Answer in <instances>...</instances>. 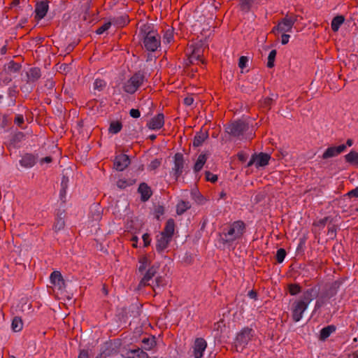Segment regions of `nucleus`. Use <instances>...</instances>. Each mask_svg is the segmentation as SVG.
<instances>
[{
  "mask_svg": "<svg viewBox=\"0 0 358 358\" xmlns=\"http://www.w3.org/2000/svg\"><path fill=\"white\" fill-rule=\"evenodd\" d=\"M246 231V224L242 220H236L227 224L218 234V243L223 247L229 248L242 238Z\"/></svg>",
  "mask_w": 358,
  "mask_h": 358,
  "instance_id": "1",
  "label": "nucleus"
},
{
  "mask_svg": "<svg viewBox=\"0 0 358 358\" xmlns=\"http://www.w3.org/2000/svg\"><path fill=\"white\" fill-rule=\"evenodd\" d=\"M139 36L146 50L155 52L161 45V37L152 24H145L141 27Z\"/></svg>",
  "mask_w": 358,
  "mask_h": 358,
  "instance_id": "2",
  "label": "nucleus"
},
{
  "mask_svg": "<svg viewBox=\"0 0 358 358\" xmlns=\"http://www.w3.org/2000/svg\"><path fill=\"white\" fill-rule=\"evenodd\" d=\"M145 81H147L145 72L138 71L123 83L122 89L125 92L133 94L143 85Z\"/></svg>",
  "mask_w": 358,
  "mask_h": 358,
  "instance_id": "3",
  "label": "nucleus"
},
{
  "mask_svg": "<svg viewBox=\"0 0 358 358\" xmlns=\"http://www.w3.org/2000/svg\"><path fill=\"white\" fill-rule=\"evenodd\" d=\"M297 17L298 15H289L287 13L285 17L278 22V24L273 28L272 32L274 34L275 31L291 32L295 22L297 21Z\"/></svg>",
  "mask_w": 358,
  "mask_h": 358,
  "instance_id": "4",
  "label": "nucleus"
},
{
  "mask_svg": "<svg viewBox=\"0 0 358 358\" xmlns=\"http://www.w3.org/2000/svg\"><path fill=\"white\" fill-rule=\"evenodd\" d=\"M308 305L301 299H298L293 302L292 305V317L294 322H298L301 320Z\"/></svg>",
  "mask_w": 358,
  "mask_h": 358,
  "instance_id": "5",
  "label": "nucleus"
},
{
  "mask_svg": "<svg viewBox=\"0 0 358 358\" xmlns=\"http://www.w3.org/2000/svg\"><path fill=\"white\" fill-rule=\"evenodd\" d=\"M344 281V278H340L329 285H326L322 291L321 292H320V295L327 301L329 300L336 295L338 289Z\"/></svg>",
  "mask_w": 358,
  "mask_h": 358,
  "instance_id": "6",
  "label": "nucleus"
},
{
  "mask_svg": "<svg viewBox=\"0 0 358 358\" xmlns=\"http://www.w3.org/2000/svg\"><path fill=\"white\" fill-rule=\"evenodd\" d=\"M254 331L252 328L244 327L241 331L237 334L235 339V346L238 347H245L249 341L253 337Z\"/></svg>",
  "mask_w": 358,
  "mask_h": 358,
  "instance_id": "7",
  "label": "nucleus"
},
{
  "mask_svg": "<svg viewBox=\"0 0 358 358\" xmlns=\"http://www.w3.org/2000/svg\"><path fill=\"white\" fill-rule=\"evenodd\" d=\"M248 129V126L243 121L238 120L232 122L227 128V132L230 135L238 137L243 134Z\"/></svg>",
  "mask_w": 358,
  "mask_h": 358,
  "instance_id": "8",
  "label": "nucleus"
},
{
  "mask_svg": "<svg viewBox=\"0 0 358 358\" xmlns=\"http://www.w3.org/2000/svg\"><path fill=\"white\" fill-rule=\"evenodd\" d=\"M173 158L174 166L172 168L171 173L173 174L176 180H178L183 172L185 165L184 157L182 153L177 152L175 154Z\"/></svg>",
  "mask_w": 358,
  "mask_h": 358,
  "instance_id": "9",
  "label": "nucleus"
},
{
  "mask_svg": "<svg viewBox=\"0 0 358 358\" xmlns=\"http://www.w3.org/2000/svg\"><path fill=\"white\" fill-rule=\"evenodd\" d=\"M320 285H315L312 287L306 289L303 292V294L300 299L309 304L313 299H317L320 296Z\"/></svg>",
  "mask_w": 358,
  "mask_h": 358,
  "instance_id": "10",
  "label": "nucleus"
},
{
  "mask_svg": "<svg viewBox=\"0 0 358 358\" xmlns=\"http://www.w3.org/2000/svg\"><path fill=\"white\" fill-rule=\"evenodd\" d=\"M21 69L22 65L20 63L11 60L7 64H4L3 71L0 73V76H3L4 74H8L15 77V74L18 73Z\"/></svg>",
  "mask_w": 358,
  "mask_h": 358,
  "instance_id": "11",
  "label": "nucleus"
},
{
  "mask_svg": "<svg viewBox=\"0 0 358 358\" xmlns=\"http://www.w3.org/2000/svg\"><path fill=\"white\" fill-rule=\"evenodd\" d=\"M346 150V145H340L338 146L328 147L322 155V159H327L335 157Z\"/></svg>",
  "mask_w": 358,
  "mask_h": 358,
  "instance_id": "12",
  "label": "nucleus"
},
{
  "mask_svg": "<svg viewBox=\"0 0 358 358\" xmlns=\"http://www.w3.org/2000/svg\"><path fill=\"white\" fill-rule=\"evenodd\" d=\"M50 280L51 284L53 285L58 290L63 291L65 289V280L60 271H53L50 274Z\"/></svg>",
  "mask_w": 358,
  "mask_h": 358,
  "instance_id": "13",
  "label": "nucleus"
},
{
  "mask_svg": "<svg viewBox=\"0 0 358 358\" xmlns=\"http://www.w3.org/2000/svg\"><path fill=\"white\" fill-rule=\"evenodd\" d=\"M130 164V159L125 154L117 155L114 159V168L117 171H124Z\"/></svg>",
  "mask_w": 358,
  "mask_h": 358,
  "instance_id": "14",
  "label": "nucleus"
},
{
  "mask_svg": "<svg viewBox=\"0 0 358 358\" xmlns=\"http://www.w3.org/2000/svg\"><path fill=\"white\" fill-rule=\"evenodd\" d=\"M49 1L48 0H41L36 3L35 6V17L38 20L43 19L45 15L48 10Z\"/></svg>",
  "mask_w": 358,
  "mask_h": 358,
  "instance_id": "15",
  "label": "nucleus"
},
{
  "mask_svg": "<svg viewBox=\"0 0 358 358\" xmlns=\"http://www.w3.org/2000/svg\"><path fill=\"white\" fill-rule=\"evenodd\" d=\"M207 347V343L203 338H198L194 341V358H201Z\"/></svg>",
  "mask_w": 358,
  "mask_h": 358,
  "instance_id": "16",
  "label": "nucleus"
},
{
  "mask_svg": "<svg viewBox=\"0 0 358 358\" xmlns=\"http://www.w3.org/2000/svg\"><path fill=\"white\" fill-rule=\"evenodd\" d=\"M164 124V115L163 113H158L153 117L148 123L147 127L152 130L160 129Z\"/></svg>",
  "mask_w": 358,
  "mask_h": 358,
  "instance_id": "17",
  "label": "nucleus"
},
{
  "mask_svg": "<svg viewBox=\"0 0 358 358\" xmlns=\"http://www.w3.org/2000/svg\"><path fill=\"white\" fill-rule=\"evenodd\" d=\"M157 266H150L147 271L145 273L143 278L139 282L138 287H145L148 285H150V281L155 276L157 271Z\"/></svg>",
  "mask_w": 358,
  "mask_h": 358,
  "instance_id": "18",
  "label": "nucleus"
},
{
  "mask_svg": "<svg viewBox=\"0 0 358 358\" xmlns=\"http://www.w3.org/2000/svg\"><path fill=\"white\" fill-rule=\"evenodd\" d=\"M172 238H168L165 235L160 233L159 235L157 236V243H156V250L157 252L161 253L164 251L169 245Z\"/></svg>",
  "mask_w": 358,
  "mask_h": 358,
  "instance_id": "19",
  "label": "nucleus"
},
{
  "mask_svg": "<svg viewBox=\"0 0 358 358\" xmlns=\"http://www.w3.org/2000/svg\"><path fill=\"white\" fill-rule=\"evenodd\" d=\"M37 159V155H34L31 153H26L20 160V164L24 168H31L35 165Z\"/></svg>",
  "mask_w": 358,
  "mask_h": 358,
  "instance_id": "20",
  "label": "nucleus"
},
{
  "mask_svg": "<svg viewBox=\"0 0 358 358\" xmlns=\"http://www.w3.org/2000/svg\"><path fill=\"white\" fill-rule=\"evenodd\" d=\"M138 192L141 194V199L142 201H147L152 194L151 188L145 182H141L139 185Z\"/></svg>",
  "mask_w": 358,
  "mask_h": 358,
  "instance_id": "21",
  "label": "nucleus"
},
{
  "mask_svg": "<svg viewBox=\"0 0 358 358\" xmlns=\"http://www.w3.org/2000/svg\"><path fill=\"white\" fill-rule=\"evenodd\" d=\"M122 357L124 358H148V355L142 349L138 348L127 350L125 354L122 355Z\"/></svg>",
  "mask_w": 358,
  "mask_h": 358,
  "instance_id": "22",
  "label": "nucleus"
},
{
  "mask_svg": "<svg viewBox=\"0 0 358 358\" xmlns=\"http://www.w3.org/2000/svg\"><path fill=\"white\" fill-rule=\"evenodd\" d=\"M24 134L21 131H18L13 134L8 143V148L9 149L11 148H17L20 147V143L24 140Z\"/></svg>",
  "mask_w": 358,
  "mask_h": 358,
  "instance_id": "23",
  "label": "nucleus"
},
{
  "mask_svg": "<svg viewBox=\"0 0 358 358\" xmlns=\"http://www.w3.org/2000/svg\"><path fill=\"white\" fill-rule=\"evenodd\" d=\"M336 331V327L334 324L328 325L322 328L320 331L319 340L325 341L331 334Z\"/></svg>",
  "mask_w": 358,
  "mask_h": 358,
  "instance_id": "24",
  "label": "nucleus"
},
{
  "mask_svg": "<svg viewBox=\"0 0 358 358\" xmlns=\"http://www.w3.org/2000/svg\"><path fill=\"white\" fill-rule=\"evenodd\" d=\"M175 231V221L173 219L170 218L167 220L166 225L161 232V234L168 236V238H172Z\"/></svg>",
  "mask_w": 358,
  "mask_h": 358,
  "instance_id": "25",
  "label": "nucleus"
},
{
  "mask_svg": "<svg viewBox=\"0 0 358 358\" xmlns=\"http://www.w3.org/2000/svg\"><path fill=\"white\" fill-rule=\"evenodd\" d=\"M345 162L350 165L358 168V152L350 150L349 153L344 156Z\"/></svg>",
  "mask_w": 358,
  "mask_h": 358,
  "instance_id": "26",
  "label": "nucleus"
},
{
  "mask_svg": "<svg viewBox=\"0 0 358 358\" xmlns=\"http://www.w3.org/2000/svg\"><path fill=\"white\" fill-rule=\"evenodd\" d=\"M208 138V131L203 132L201 130L197 132L193 140V146L194 147H199L202 145V143L205 141L206 139Z\"/></svg>",
  "mask_w": 358,
  "mask_h": 358,
  "instance_id": "27",
  "label": "nucleus"
},
{
  "mask_svg": "<svg viewBox=\"0 0 358 358\" xmlns=\"http://www.w3.org/2000/svg\"><path fill=\"white\" fill-rule=\"evenodd\" d=\"M28 82L34 83L41 76V69L38 67H33L27 73Z\"/></svg>",
  "mask_w": 358,
  "mask_h": 358,
  "instance_id": "28",
  "label": "nucleus"
},
{
  "mask_svg": "<svg viewBox=\"0 0 358 358\" xmlns=\"http://www.w3.org/2000/svg\"><path fill=\"white\" fill-rule=\"evenodd\" d=\"M271 159V156L264 152H260L259 155H257V162L256 166H265L268 164V162Z\"/></svg>",
  "mask_w": 358,
  "mask_h": 358,
  "instance_id": "29",
  "label": "nucleus"
},
{
  "mask_svg": "<svg viewBox=\"0 0 358 358\" xmlns=\"http://www.w3.org/2000/svg\"><path fill=\"white\" fill-rule=\"evenodd\" d=\"M129 22V17L127 15H123L117 17H114L111 19L110 22L117 27H124Z\"/></svg>",
  "mask_w": 358,
  "mask_h": 358,
  "instance_id": "30",
  "label": "nucleus"
},
{
  "mask_svg": "<svg viewBox=\"0 0 358 358\" xmlns=\"http://www.w3.org/2000/svg\"><path fill=\"white\" fill-rule=\"evenodd\" d=\"M207 159H208V156L206 154L199 155V156L198 157V159L194 166V173H198L202 169L203 165L206 162Z\"/></svg>",
  "mask_w": 358,
  "mask_h": 358,
  "instance_id": "31",
  "label": "nucleus"
},
{
  "mask_svg": "<svg viewBox=\"0 0 358 358\" xmlns=\"http://www.w3.org/2000/svg\"><path fill=\"white\" fill-rule=\"evenodd\" d=\"M143 348L145 350H152L157 344L155 337H146L142 340Z\"/></svg>",
  "mask_w": 358,
  "mask_h": 358,
  "instance_id": "32",
  "label": "nucleus"
},
{
  "mask_svg": "<svg viewBox=\"0 0 358 358\" xmlns=\"http://www.w3.org/2000/svg\"><path fill=\"white\" fill-rule=\"evenodd\" d=\"M344 21L345 17L343 15H337L334 17L331 23V29L334 31H337Z\"/></svg>",
  "mask_w": 358,
  "mask_h": 358,
  "instance_id": "33",
  "label": "nucleus"
},
{
  "mask_svg": "<svg viewBox=\"0 0 358 358\" xmlns=\"http://www.w3.org/2000/svg\"><path fill=\"white\" fill-rule=\"evenodd\" d=\"M278 95L272 94L271 96L265 98L261 102V106L266 109H270L271 106L275 103V100L278 99Z\"/></svg>",
  "mask_w": 358,
  "mask_h": 358,
  "instance_id": "34",
  "label": "nucleus"
},
{
  "mask_svg": "<svg viewBox=\"0 0 358 358\" xmlns=\"http://www.w3.org/2000/svg\"><path fill=\"white\" fill-rule=\"evenodd\" d=\"M23 322L21 317L15 316L13 317L11 323L12 330L15 332H19L22 329Z\"/></svg>",
  "mask_w": 358,
  "mask_h": 358,
  "instance_id": "35",
  "label": "nucleus"
},
{
  "mask_svg": "<svg viewBox=\"0 0 358 358\" xmlns=\"http://www.w3.org/2000/svg\"><path fill=\"white\" fill-rule=\"evenodd\" d=\"M122 129V124L120 121H112L108 128V132L112 134L119 133Z\"/></svg>",
  "mask_w": 358,
  "mask_h": 358,
  "instance_id": "36",
  "label": "nucleus"
},
{
  "mask_svg": "<svg viewBox=\"0 0 358 358\" xmlns=\"http://www.w3.org/2000/svg\"><path fill=\"white\" fill-rule=\"evenodd\" d=\"M191 208L189 201H180L176 206V213L178 215H182L187 210Z\"/></svg>",
  "mask_w": 358,
  "mask_h": 358,
  "instance_id": "37",
  "label": "nucleus"
},
{
  "mask_svg": "<svg viewBox=\"0 0 358 358\" xmlns=\"http://www.w3.org/2000/svg\"><path fill=\"white\" fill-rule=\"evenodd\" d=\"M287 289L290 295L296 296L301 292L302 287L298 283H290L287 285Z\"/></svg>",
  "mask_w": 358,
  "mask_h": 358,
  "instance_id": "38",
  "label": "nucleus"
},
{
  "mask_svg": "<svg viewBox=\"0 0 358 358\" xmlns=\"http://www.w3.org/2000/svg\"><path fill=\"white\" fill-rule=\"evenodd\" d=\"M255 2V0H241L240 3L241 10L245 13H248Z\"/></svg>",
  "mask_w": 358,
  "mask_h": 358,
  "instance_id": "39",
  "label": "nucleus"
},
{
  "mask_svg": "<svg viewBox=\"0 0 358 358\" xmlns=\"http://www.w3.org/2000/svg\"><path fill=\"white\" fill-rule=\"evenodd\" d=\"M166 284V282L164 278L162 276H159L156 278L155 281L152 280V284H150V286L152 287L154 291H156V288H159L161 287H164Z\"/></svg>",
  "mask_w": 358,
  "mask_h": 358,
  "instance_id": "40",
  "label": "nucleus"
},
{
  "mask_svg": "<svg viewBox=\"0 0 358 358\" xmlns=\"http://www.w3.org/2000/svg\"><path fill=\"white\" fill-rule=\"evenodd\" d=\"M134 182V180L120 179L117 182V186L118 188L123 189L132 185Z\"/></svg>",
  "mask_w": 358,
  "mask_h": 358,
  "instance_id": "41",
  "label": "nucleus"
},
{
  "mask_svg": "<svg viewBox=\"0 0 358 358\" xmlns=\"http://www.w3.org/2000/svg\"><path fill=\"white\" fill-rule=\"evenodd\" d=\"M113 348L111 347V344L106 343L103 346L101 347L100 351L102 353V355L104 356L105 358L110 357L113 354Z\"/></svg>",
  "mask_w": 358,
  "mask_h": 358,
  "instance_id": "42",
  "label": "nucleus"
},
{
  "mask_svg": "<svg viewBox=\"0 0 358 358\" xmlns=\"http://www.w3.org/2000/svg\"><path fill=\"white\" fill-rule=\"evenodd\" d=\"M287 255L286 250L284 248H279L276 252V261L278 263L281 264L283 262Z\"/></svg>",
  "mask_w": 358,
  "mask_h": 358,
  "instance_id": "43",
  "label": "nucleus"
},
{
  "mask_svg": "<svg viewBox=\"0 0 358 358\" xmlns=\"http://www.w3.org/2000/svg\"><path fill=\"white\" fill-rule=\"evenodd\" d=\"M277 52L275 50H272L268 57L267 67L271 69L274 66V62L275 59Z\"/></svg>",
  "mask_w": 358,
  "mask_h": 358,
  "instance_id": "44",
  "label": "nucleus"
},
{
  "mask_svg": "<svg viewBox=\"0 0 358 358\" xmlns=\"http://www.w3.org/2000/svg\"><path fill=\"white\" fill-rule=\"evenodd\" d=\"M192 196L194 201L199 204H203L205 200L204 197L197 191L192 190L191 192Z\"/></svg>",
  "mask_w": 358,
  "mask_h": 358,
  "instance_id": "45",
  "label": "nucleus"
},
{
  "mask_svg": "<svg viewBox=\"0 0 358 358\" xmlns=\"http://www.w3.org/2000/svg\"><path fill=\"white\" fill-rule=\"evenodd\" d=\"M162 159H155L152 160L150 164L148 166V169L149 171H154L158 169L162 164Z\"/></svg>",
  "mask_w": 358,
  "mask_h": 358,
  "instance_id": "46",
  "label": "nucleus"
},
{
  "mask_svg": "<svg viewBox=\"0 0 358 358\" xmlns=\"http://www.w3.org/2000/svg\"><path fill=\"white\" fill-rule=\"evenodd\" d=\"M106 85L105 80L101 79H96L94 83V89L99 91H102Z\"/></svg>",
  "mask_w": 358,
  "mask_h": 358,
  "instance_id": "47",
  "label": "nucleus"
},
{
  "mask_svg": "<svg viewBox=\"0 0 358 358\" xmlns=\"http://www.w3.org/2000/svg\"><path fill=\"white\" fill-rule=\"evenodd\" d=\"M148 263V259L146 257H143L139 260L138 271L140 273H143L145 271Z\"/></svg>",
  "mask_w": 358,
  "mask_h": 358,
  "instance_id": "48",
  "label": "nucleus"
},
{
  "mask_svg": "<svg viewBox=\"0 0 358 358\" xmlns=\"http://www.w3.org/2000/svg\"><path fill=\"white\" fill-rule=\"evenodd\" d=\"M65 221L64 219H56L54 224V229L55 231H60L64 228Z\"/></svg>",
  "mask_w": 358,
  "mask_h": 358,
  "instance_id": "49",
  "label": "nucleus"
},
{
  "mask_svg": "<svg viewBox=\"0 0 358 358\" xmlns=\"http://www.w3.org/2000/svg\"><path fill=\"white\" fill-rule=\"evenodd\" d=\"M111 24L112 22H110L104 23L102 26H101L96 29V33L97 34H102L103 32L107 31L110 27Z\"/></svg>",
  "mask_w": 358,
  "mask_h": 358,
  "instance_id": "50",
  "label": "nucleus"
},
{
  "mask_svg": "<svg viewBox=\"0 0 358 358\" xmlns=\"http://www.w3.org/2000/svg\"><path fill=\"white\" fill-rule=\"evenodd\" d=\"M332 219L330 217H325L322 219L319 220L316 222L314 223V225L320 227H324L327 222H331Z\"/></svg>",
  "mask_w": 358,
  "mask_h": 358,
  "instance_id": "51",
  "label": "nucleus"
},
{
  "mask_svg": "<svg viewBox=\"0 0 358 358\" xmlns=\"http://www.w3.org/2000/svg\"><path fill=\"white\" fill-rule=\"evenodd\" d=\"M248 62V58L246 56H241L238 60V67L243 69L247 66Z\"/></svg>",
  "mask_w": 358,
  "mask_h": 358,
  "instance_id": "52",
  "label": "nucleus"
},
{
  "mask_svg": "<svg viewBox=\"0 0 358 358\" xmlns=\"http://www.w3.org/2000/svg\"><path fill=\"white\" fill-rule=\"evenodd\" d=\"M315 302V310L320 309L327 301L320 295Z\"/></svg>",
  "mask_w": 358,
  "mask_h": 358,
  "instance_id": "53",
  "label": "nucleus"
},
{
  "mask_svg": "<svg viewBox=\"0 0 358 358\" xmlns=\"http://www.w3.org/2000/svg\"><path fill=\"white\" fill-rule=\"evenodd\" d=\"M155 217L159 220L160 217L164 214V208L162 206H158L155 210Z\"/></svg>",
  "mask_w": 358,
  "mask_h": 358,
  "instance_id": "54",
  "label": "nucleus"
},
{
  "mask_svg": "<svg viewBox=\"0 0 358 358\" xmlns=\"http://www.w3.org/2000/svg\"><path fill=\"white\" fill-rule=\"evenodd\" d=\"M206 178L208 181H210L212 182H215L217 180V175H215L210 171H206Z\"/></svg>",
  "mask_w": 358,
  "mask_h": 358,
  "instance_id": "55",
  "label": "nucleus"
},
{
  "mask_svg": "<svg viewBox=\"0 0 358 358\" xmlns=\"http://www.w3.org/2000/svg\"><path fill=\"white\" fill-rule=\"evenodd\" d=\"M1 80L5 85H8L10 83L13 78V76H10L8 74H4L3 76H0Z\"/></svg>",
  "mask_w": 358,
  "mask_h": 358,
  "instance_id": "56",
  "label": "nucleus"
},
{
  "mask_svg": "<svg viewBox=\"0 0 358 358\" xmlns=\"http://www.w3.org/2000/svg\"><path fill=\"white\" fill-rule=\"evenodd\" d=\"M189 62L191 64H193L194 61H199L200 60V55L197 54L195 50H194L192 53V55L189 56Z\"/></svg>",
  "mask_w": 358,
  "mask_h": 358,
  "instance_id": "57",
  "label": "nucleus"
},
{
  "mask_svg": "<svg viewBox=\"0 0 358 358\" xmlns=\"http://www.w3.org/2000/svg\"><path fill=\"white\" fill-rule=\"evenodd\" d=\"M24 122V120L22 115H17L14 120L15 124L19 127H21Z\"/></svg>",
  "mask_w": 358,
  "mask_h": 358,
  "instance_id": "58",
  "label": "nucleus"
},
{
  "mask_svg": "<svg viewBox=\"0 0 358 358\" xmlns=\"http://www.w3.org/2000/svg\"><path fill=\"white\" fill-rule=\"evenodd\" d=\"M69 179L66 176H63L61 181V187L67 189L69 185Z\"/></svg>",
  "mask_w": 358,
  "mask_h": 358,
  "instance_id": "59",
  "label": "nucleus"
},
{
  "mask_svg": "<svg viewBox=\"0 0 358 358\" xmlns=\"http://www.w3.org/2000/svg\"><path fill=\"white\" fill-rule=\"evenodd\" d=\"M143 244L145 247H147L150 245L151 238L148 234H144L142 236Z\"/></svg>",
  "mask_w": 358,
  "mask_h": 358,
  "instance_id": "60",
  "label": "nucleus"
},
{
  "mask_svg": "<svg viewBox=\"0 0 358 358\" xmlns=\"http://www.w3.org/2000/svg\"><path fill=\"white\" fill-rule=\"evenodd\" d=\"M129 115L134 118H138L141 115V112L138 109L132 108L129 111Z\"/></svg>",
  "mask_w": 358,
  "mask_h": 358,
  "instance_id": "61",
  "label": "nucleus"
},
{
  "mask_svg": "<svg viewBox=\"0 0 358 358\" xmlns=\"http://www.w3.org/2000/svg\"><path fill=\"white\" fill-rule=\"evenodd\" d=\"M237 157L238 160L241 162H245L248 159V155L243 152H239L237 154Z\"/></svg>",
  "mask_w": 358,
  "mask_h": 358,
  "instance_id": "62",
  "label": "nucleus"
},
{
  "mask_svg": "<svg viewBox=\"0 0 358 358\" xmlns=\"http://www.w3.org/2000/svg\"><path fill=\"white\" fill-rule=\"evenodd\" d=\"M283 34L281 36V43L282 45H286L288 43L290 35L285 34L286 32H282Z\"/></svg>",
  "mask_w": 358,
  "mask_h": 358,
  "instance_id": "63",
  "label": "nucleus"
},
{
  "mask_svg": "<svg viewBox=\"0 0 358 358\" xmlns=\"http://www.w3.org/2000/svg\"><path fill=\"white\" fill-rule=\"evenodd\" d=\"M347 195L349 197H357L358 198V186L357 187H355V189L348 192Z\"/></svg>",
  "mask_w": 358,
  "mask_h": 358,
  "instance_id": "64",
  "label": "nucleus"
}]
</instances>
